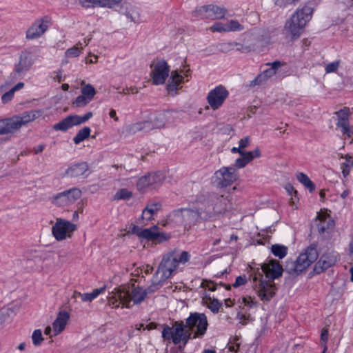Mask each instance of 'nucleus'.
Returning <instances> with one entry per match:
<instances>
[{
	"label": "nucleus",
	"mask_w": 353,
	"mask_h": 353,
	"mask_svg": "<svg viewBox=\"0 0 353 353\" xmlns=\"http://www.w3.org/2000/svg\"><path fill=\"white\" fill-rule=\"evenodd\" d=\"M282 272L281 265L276 261L264 263L261 268L253 270L252 287L261 301H269L275 295L277 288L274 280L281 276Z\"/></svg>",
	"instance_id": "nucleus-1"
},
{
	"label": "nucleus",
	"mask_w": 353,
	"mask_h": 353,
	"mask_svg": "<svg viewBox=\"0 0 353 353\" xmlns=\"http://www.w3.org/2000/svg\"><path fill=\"white\" fill-rule=\"evenodd\" d=\"M160 285V281H152V285L147 289L139 286L132 285L131 290H128L125 286H120L115 288L108 296V305L112 308H118L121 305L122 307L130 308L133 305L139 304L145 301L148 293H152L157 290Z\"/></svg>",
	"instance_id": "nucleus-2"
},
{
	"label": "nucleus",
	"mask_w": 353,
	"mask_h": 353,
	"mask_svg": "<svg viewBox=\"0 0 353 353\" xmlns=\"http://www.w3.org/2000/svg\"><path fill=\"white\" fill-rule=\"evenodd\" d=\"M190 259V254L186 251L174 250L163 256L162 260L158 267L157 275L161 274L160 280L165 281L176 274L181 265H185Z\"/></svg>",
	"instance_id": "nucleus-3"
},
{
	"label": "nucleus",
	"mask_w": 353,
	"mask_h": 353,
	"mask_svg": "<svg viewBox=\"0 0 353 353\" xmlns=\"http://www.w3.org/2000/svg\"><path fill=\"white\" fill-rule=\"evenodd\" d=\"M207 209V216L215 219L234 209L232 197L229 193H209L203 201Z\"/></svg>",
	"instance_id": "nucleus-4"
},
{
	"label": "nucleus",
	"mask_w": 353,
	"mask_h": 353,
	"mask_svg": "<svg viewBox=\"0 0 353 353\" xmlns=\"http://www.w3.org/2000/svg\"><path fill=\"white\" fill-rule=\"evenodd\" d=\"M319 257L316 245L312 244L301 253L296 261L288 262L286 270L290 274H299L305 271Z\"/></svg>",
	"instance_id": "nucleus-5"
},
{
	"label": "nucleus",
	"mask_w": 353,
	"mask_h": 353,
	"mask_svg": "<svg viewBox=\"0 0 353 353\" xmlns=\"http://www.w3.org/2000/svg\"><path fill=\"white\" fill-rule=\"evenodd\" d=\"M312 9L309 6H304L292 15L290 20L285 24V28L291 34L292 39L300 37L301 30L310 20Z\"/></svg>",
	"instance_id": "nucleus-6"
},
{
	"label": "nucleus",
	"mask_w": 353,
	"mask_h": 353,
	"mask_svg": "<svg viewBox=\"0 0 353 353\" xmlns=\"http://www.w3.org/2000/svg\"><path fill=\"white\" fill-rule=\"evenodd\" d=\"M186 327L191 332L192 339L201 338L206 332L208 323L207 316L203 313H191L190 316L186 319Z\"/></svg>",
	"instance_id": "nucleus-7"
},
{
	"label": "nucleus",
	"mask_w": 353,
	"mask_h": 353,
	"mask_svg": "<svg viewBox=\"0 0 353 353\" xmlns=\"http://www.w3.org/2000/svg\"><path fill=\"white\" fill-rule=\"evenodd\" d=\"M132 232L139 237L151 241L155 243H162L170 239L169 234L159 231L157 225H153L150 228H141L139 226H134Z\"/></svg>",
	"instance_id": "nucleus-8"
},
{
	"label": "nucleus",
	"mask_w": 353,
	"mask_h": 353,
	"mask_svg": "<svg viewBox=\"0 0 353 353\" xmlns=\"http://www.w3.org/2000/svg\"><path fill=\"white\" fill-rule=\"evenodd\" d=\"M164 180L165 175L161 172L148 173L139 179L137 183V188L140 192L145 193L160 187Z\"/></svg>",
	"instance_id": "nucleus-9"
},
{
	"label": "nucleus",
	"mask_w": 353,
	"mask_h": 353,
	"mask_svg": "<svg viewBox=\"0 0 353 353\" xmlns=\"http://www.w3.org/2000/svg\"><path fill=\"white\" fill-rule=\"evenodd\" d=\"M227 12L223 7L211 4L196 8L192 12V17L203 19L217 20L224 18Z\"/></svg>",
	"instance_id": "nucleus-10"
},
{
	"label": "nucleus",
	"mask_w": 353,
	"mask_h": 353,
	"mask_svg": "<svg viewBox=\"0 0 353 353\" xmlns=\"http://www.w3.org/2000/svg\"><path fill=\"white\" fill-rule=\"evenodd\" d=\"M77 228V225L72 222L58 218L52 227V234L57 241H61L68 238L70 239Z\"/></svg>",
	"instance_id": "nucleus-11"
},
{
	"label": "nucleus",
	"mask_w": 353,
	"mask_h": 353,
	"mask_svg": "<svg viewBox=\"0 0 353 353\" xmlns=\"http://www.w3.org/2000/svg\"><path fill=\"white\" fill-rule=\"evenodd\" d=\"M81 191L77 188L55 194L52 198V203L58 207H68L74 204L81 196Z\"/></svg>",
	"instance_id": "nucleus-12"
},
{
	"label": "nucleus",
	"mask_w": 353,
	"mask_h": 353,
	"mask_svg": "<svg viewBox=\"0 0 353 353\" xmlns=\"http://www.w3.org/2000/svg\"><path fill=\"white\" fill-rule=\"evenodd\" d=\"M150 67L152 83L154 85L163 84L170 72V68L166 61L163 59L154 60Z\"/></svg>",
	"instance_id": "nucleus-13"
},
{
	"label": "nucleus",
	"mask_w": 353,
	"mask_h": 353,
	"mask_svg": "<svg viewBox=\"0 0 353 353\" xmlns=\"http://www.w3.org/2000/svg\"><path fill=\"white\" fill-rule=\"evenodd\" d=\"M51 24V19L48 16L37 19L28 28L26 37L27 39H37L42 37Z\"/></svg>",
	"instance_id": "nucleus-14"
},
{
	"label": "nucleus",
	"mask_w": 353,
	"mask_h": 353,
	"mask_svg": "<svg viewBox=\"0 0 353 353\" xmlns=\"http://www.w3.org/2000/svg\"><path fill=\"white\" fill-rule=\"evenodd\" d=\"M215 181L218 186L225 188L230 185L238 179L236 170L234 167H222L214 172Z\"/></svg>",
	"instance_id": "nucleus-15"
},
{
	"label": "nucleus",
	"mask_w": 353,
	"mask_h": 353,
	"mask_svg": "<svg viewBox=\"0 0 353 353\" xmlns=\"http://www.w3.org/2000/svg\"><path fill=\"white\" fill-rule=\"evenodd\" d=\"M35 48H28L22 51L20 54L19 63L14 66V71L17 74L28 72L32 65L37 57Z\"/></svg>",
	"instance_id": "nucleus-16"
},
{
	"label": "nucleus",
	"mask_w": 353,
	"mask_h": 353,
	"mask_svg": "<svg viewBox=\"0 0 353 353\" xmlns=\"http://www.w3.org/2000/svg\"><path fill=\"white\" fill-rule=\"evenodd\" d=\"M92 117V113L91 112H87L82 117L79 115H70L61 120L60 122L54 125L53 129L55 130L66 131L74 125L85 123Z\"/></svg>",
	"instance_id": "nucleus-17"
},
{
	"label": "nucleus",
	"mask_w": 353,
	"mask_h": 353,
	"mask_svg": "<svg viewBox=\"0 0 353 353\" xmlns=\"http://www.w3.org/2000/svg\"><path fill=\"white\" fill-rule=\"evenodd\" d=\"M42 115V111L33 110L25 112L19 115H14L10 117L14 132H17L22 126L34 121Z\"/></svg>",
	"instance_id": "nucleus-18"
},
{
	"label": "nucleus",
	"mask_w": 353,
	"mask_h": 353,
	"mask_svg": "<svg viewBox=\"0 0 353 353\" xmlns=\"http://www.w3.org/2000/svg\"><path fill=\"white\" fill-rule=\"evenodd\" d=\"M228 92L225 87L219 85L212 90L208 94L207 100L211 108L214 110L219 109L228 96Z\"/></svg>",
	"instance_id": "nucleus-19"
},
{
	"label": "nucleus",
	"mask_w": 353,
	"mask_h": 353,
	"mask_svg": "<svg viewBox=\"0 0 353 353\" xmlns=\"http://www.w3.org/2000/svg\"><path fill=\"white\" fill-rule=\"evenodd\" d=\"M193 332L186 327L183 322H175L174 324L173 343L175 345L183 343L185 346L190 339H192Z\"/></svg>",
	"instance_id": "nucleus-20"
},
{
	"label": "nucleus",
	"mask_w": 353,
	"mask_h": 353,
	"mask_svg": "<svg viewBox=\"0 0 353 353\" xmlns=\"http://www.w3.org/2000/svg\"><path fill=\"white\" fill-rule=\"evenodd\" d=\"M318 221L317 229L321 235L326 237L329 236L334 227V221L332 218L327 213L321 211L316 219Z\"/></svg>",
	"instance_id": "nucleus-21"
},
{
	"label": "nucleus",
	"mask_w": 353,
	"mask_h": 353,
	"mask_svg": "<svg viewBox=\"0 0 353 353\" xmlns=\"http://www.w3.org/2000/svg\"><path fill=\"white\" fill-rule=\"evenodd\" d=\"M207 212L208 210L205 208L203 202L201 201V206L197 210H184V216L190 223H197L201 221L211 220L210 217L207 216Z\"/></svg>",
	"instance_id": "nucleus-22"
},
{
	"label": "nucleus",
	"mask_w": 353,
	"mask_h": 353,
	"mask_svg": "<svg viewBox=\"0 0 353 353\" xmlns=\"http://www.w3.org/2000/svg\"><path fill=\"white\" fill-rule=\"evenodd\" d=\"M89 174V166L86 162H80L71 165L65 170V175L70 177H87Z\"/></svg>",
	"instance_id": "nucleus-23"
},
{
	"label": "nucleus",
	"mask_w": 353,
	"mask_h": 353,
	"mask_svg": "<svg viewBox=\"0 0 353 353\" xmlns=\"http://www.w3.org/2000/svg\"><path fill=\"white\" fill-rule=\"evenodd\" d=\"M189 71L190 69L187 70L185 72H184L183 75L181 74V72H183V71L179 72L178 70H174L171 72V75L167 85V90L172 95H174L176 94V91L177 90L179 85L183 82L184 77H188V72Z\"/></svg>",
	"instance_id": "nucleus-24"
},
{
	"label": "nucleus",
	"mask_w": 353,
	"mask_h": 353,
	"mask_svg": "<svg viewBox=\"0 0 353 353\" xmlns=\"http://www.w3.org/2000/svg\"><path fill=\"white\" fill-rule=\"evenodd\" d=\"M337 261V256L334 254H323L319 261L315 264L314 271L320 274L330 267L334 265Z\"/></svg>",
	"instance_id": "nucleus-25"
},
{
	"label": "nucleus",
	"mask_w": 353,
	"mask_h": 353,
	"mask_svg": "<svg viewBox=\"0 0 353 353\" xmlns=\"http://www.w3.org/2000/svg\"><path fill=\"white\" fill-rule=\"evenodd\" d=\"M270 68L265 70L261 74H259L256 79L252 81L254 85H260L263 83L268 79L273 77L276 73L279 68H280L283 63L281 61H276L272 63H268Z\"/></svg>",
	"instance_id": "nucleus-26"
},
{
	"label": "nucleus",
	"mask_w": 353,
	"mask_h": 353,
	"mask_svg": "<svg viewBox=\"0 0 353 353\" xmlns=\"http://www.w3.org/2000/svg\"><path fill=\"white\" fill-rule=\"evenodd\" d=\"M69 318L70 314L68 312L62 310L59 312L56 319L52 323V332L54 336H57L64 330Z\"/></svg>",
	"instance_id": "nucleus-27"
},
{
	"label": "nucleus",
	"mask_w": 353,
	"mask_h": 353,
	"mask_svg": "<svg viewBox=\"0 0 353 353\" xmlns=\"http://www.w3.org/2000/svg\"><path fill=\"white\" fill-rule=\"evenodd\" d=\"M202 304L207 306L213 313H217L222 305L218 299L212 298L206 291H204L202 295Z\"/></svg>",
	"instance_id": "nucleus-28"
},
{
	"label": "nucleus",
	"mask_w": 353,
	"mask_h": 353,
	"mask_svg": "<svg viewBox=\"0 0 353 353\" xmlns=\"http://www.w3.org/2000/svg\"><path fill=\"white\" fill-rule=\"evenodd\" d=\"M152 130H153L152 121L137 122L128 127V131L131 134H135L140 131L149 132Z\"/></svg>",
	"instance_id": "nucleus-29"
},
{
	"label": "nucleus",
	"mask_w": 353,
	"mask_h": 353,
	"mask_svg": "<svg viewBox=\"0 0 353 353\" xmlns=\"http://www.w3.org/2000/svg\"><path fill=\"white\" fill-rule=\"evenodd\" d=\"M223 286L226 290H229L231 288L230 285H226L222 282L216 283L212 280L204 279L200 285V287L204 289H208L210 291L214 292L218 286Z\"/></svg>",
	"instance_id": "nucleus-30"
},
{
	"label": "nucleus",
	"mask_w": 353,
	"mask_h": 353,
	"mask_svg": "<svg viewBox=\"0 0 353 353\" xmlns=\"http://www.w3.org/2000/svg\"><path fill=\"white\" fill-rule=\"evenodd\" d=\"M14 133L10 117L0 119V135L13 134Z\"/></svg>",
	"instance_id": "nucleus-31"
},
{
	"label": "nucleus",
	"mask_w": 353,
	"mask_h": 353,
	"mask_svg": "<svg viewBox=\"0 0 353 353\" xmlns=\"http://www.w3.org/2000/svg\"><path fill=\"white\" fill-rule=\"evenodd\" d=\"M336 127L341 128V132L348 137L353 136V128L350 125L349 119H338Z\"/></svg>",
	"instance_id": "nucleus-32"
},
{
	"label": "nucleus",
	"mask_w": 353,
	"mask_h": 353,
	"mask_svg": "<svg viewBox=\"0 0 353 353\" xmlns=\"http://www.w3.org/2000/svg\"><path fill=\"white\" fill-rule=\"evenodd\" d=\"M297 180L302 183L310 192H312L315 189L314 183L304 173L299 172L296 174Z\"/></svg>",
	"instance_id": "nucleus-33"
},
{
	"label": "nucleus",
	"mask_w": 353,
	"mask_h": 353,
	"mask_svg": "<svg viewBox=\"0 0 353 353\" xmlns=\"http://www.w3.org/2000/svg\"><path fill=\"white\" fill-rule=\"evenodd\" d=\"M341 158L345 159V162L341 164V169L343 176L347 177L350 174V170L353 166V160L352 157L349 154H346L345 157L341 155Z\"/></svg>",
	"instance_id": "nucleus-34"
},
{
	"label": "nucleus",
	"mask_w": 353,
	"mask_h": 353,
	"mask_svg": "<svg viewBox=\"0 0 353 353\" xmlns=\"http://www.w3.org/2000/svg\"><path fill=\"white\" fill-rule=\"evenodd\" d=\"M223 28L224 32L243 30V26L237 20H230L223 23Z\"/></svg>",
	"instance_id": "nucleus-35"
},
{
	"label": "nucleus",
	"mask_w": 353,
	"mask_h": 353,
	"mask_svg": "<svg viewBox=\"0 0 353 353\" xmlns=\"http://www.w3.org/2000/svg\"><path fill=\"white\" fill-rule=\"evenodd\" d=\"M105 290V286L100 288L94 289L90 293H85L81 296L82 301H92L94 299L97 297L99 294L103 293Z\"/></svg>",
	"instance_id": "nucleus-36"
},
{
	"label": "nucleus",
	"mask_w": 353,
	"mask_h": 353,
	"mask_svg": "<svg viewBox=\"0 0 353 353\" xmlns=\"http://www.w3.org/2000/svg\"><path fill=\"white\" fill-rule=\"evenodd\" d=\"M81 85H83L81 88V94L92 101L97 93L95 88L90 84L85 85L83 81L81 82Z\"/></svg>",
	"instance_id": "nucleus-37"
},
{
	"label": "nucleus",
	"mask_w": 353,
	"mask_h": 353,
	"mask_svg": "<svg viewBox=\"0 0 353 353\" xmlns=\"http://www.w3.org/2000/svg\"><path fill=\"white\" fill-rule=\"evenodd\" d=\"M90 132L91 130L89 127H84L81 129L73 139L74 143L79 144L81 141H84L90 136Z\"/></svg>",
	"instance_id": "nucleus-38"
},
{
	"label": "nucleus",
	"mask_w": 353,
	"mask_h": 353,
	"mask_svg": "<svg viewBox=\"0 0 353 353\" xmlns=\"http://www.w3.org/2000/svg\"><path fill=\"white\" fill-rule=\"evenodd\" d=\"M133 196V194L131 191L128 190L126 188L119 189L114 195L113 199L115 201L119 200H128L131 199Z\"/></svg>",
	"instance_id": "nucleus-39"
},
{
	"label": "nucleus",
	"mask_w": 353,
	"mask_h": 353,
	"mask_svg": "<svg viewBox=\"0 0 353 353\" xmlns=\"http://www.w3.org/2000/svg\"><path fill=\"white\" fill-rule=\"evenodd\" d=\"M250 157H252V156H248L246 152H244V154L241 155V157L238 158L235 161L234 163V168H235V169L245 168L250 162H251Z\"/></svg>",
	"instance_id": "nucleus-40"
},
{
	"label": "nucleus",
	"mask_w": 353,
	"mask_h": 353,
	"mask_svg": "<svg viewBox=\"0 0 353 353\" xmlns=\"http://www.w3.org/2000/svg\"><path fill=\"white\" fill-rule=\"evenodd\" d=\"M166 120V113H159L152 121L153 129L164 127Z\"/></svg>",
	"instance_id": "nucleus-41"
},
{
	"label": "nucleus",
	"mask_w": 353,
	"mask_h": 353,
	"mask_svg": "<svg viewBox=\"0 0 353 353\" xmlns=\"http://www.w3.org/2000/svg\"><path fill=\"white\" fill-rule=\"evenodd\" d=\"M287 248L284 245H273L271 248V251L276 256L280 259L283 258L287 254Z\"/></svg>",
	"instance_id": "nucleus-42"
},
{
	"label": "nucleus",
	"mask_w": 353,
	"mask_h": 353,
	"mask_svg": "<svg viewBox=\"0 0 353 353\" xmlns=\"http://www.w3.org/2000/svg\"><path fill=\"white\" fill-rule=\"evenodd\" d=\"M174 326L170 327L168 325H164L162 331V337L164 340L172 341L173 342Z\"/></svg>",
	"instance_id": "nucleus-43"
},
{
	"label": "nucleus",
	"mask_w": 353,
	"mask_h": 353,
	"mask_svg": "<svg viewBox=\"0 0 353 353\" xmlns=\"http://www.w3.org/2000/svg\"><path fill=\"white\" fill-rule=\"evenodd\" d=\"M43 339H44L42 336V332L41 330H35L33 332L32 335V340L34 345L37 346L41 345Z\"/></svg>",
	"instance_id": "nucleus-44"
},
{
	"label": "nucleus",
	"mask_w": 353,
	"mask_h": 353,
	"mask_svg": "<svg viewBox=\"0 0 353 353\" xmlns=\"http://www.w3.org/2000/svg\"><path fill=\"white\" fill-rule=\"evenodd\" d=\"M161 205L159 203H148L145 209L154 217L156 214L161 210Z\"/></svg>",
	"instance_id": "nucleus-45"
},
{
	"label": "nucleus",
	"mask_w": 353,
	"mask_h": 353,
	"mask_svg": "<svg viewBox=\"0 0 353 353\" xmlns=\"http://www.w3.org/2000/svg\"><path fill=\"white\" fill-rule=\"evenodd\" d=\"M154 219V217L150 214V212H148V210L144 208L142 212L139 222L143 225H147L149 221L153 220Z\"/></svg>",
	"instance_id": "nucleus-46"
},
{
	"label": "nucleus",
	"mask_w": 353,
	"mask_h": 353,
	"mask_svg": "<svg viewBox=\"0 0 353 353\" xmlns=\"http://www.w3.org/2000/svg\"><path fill=\"white\" fill-rule=\"evenodd\" d=\"M91 101L87 97L83 96L82 94L77 97L75 101L73 102V105L76 107H83L89 103Z\"/></svg>",
	"instance_id": "nucleus-47"
},
{
	"label": "nucleus",
	"mask_w": 353,
	"mask_h": 353,
	"mask_svg": "<svg viewBox=\"0 0 353 353\" xmlns=\"http://www.w3.org/2000/svg\"><path fill=\"white\" fill-rule=\"evenodd\" d=\"M122 0H101L100 7H107L112 8L116 6L119 5Z\"/></svg>",
	"instance_id": "nucleus-48"
},
{
	"label": "nucleus",
	"mask_w": 353,
	"mask_h": 353,
	"mask_svg": "<svg viewBox=\"0 0 353 353\" xmlns=\"http://www.w3.org/2000/svg\"><path fill=\"white\" fill-rule=\"evenodd\" d=\"M81 53V49L77 46H74L69 48L65 52V55L68 57H77Z\"/></svg>",
	"instance_id": "nucleus-49"
},
{
	"label": "nucleus",
	"mask_w": 353,
	"mask_h": 353,
	"mask_svg": "<svg viewBox=\"0 0 353 353\" xmlns=\"http://www.w3.org/2000/svg\"><path fill=\"white\" fill-rule=\"evenodd\" d=\"M337 115L338 119H349L350 114V109L347 107L343 108L335 113Z\"/></svg>",
	"instance_id": "nucleus-50"
},
{
	"label": "nucleus",
	"mask_w": 353,
	"mask_h": 353,
	"mask_svg": "<svg viewBox=\"0 0 353 353\" xmlns=\"http://www.w3.org/2000/svg\"><path fill=\"white\" fill-rule=\"evenodd\" d=\"M99 1H101V0H80L79 1L80 3L85 8L100 6Z\"/></svg>",
	"instance_id": "nucleus-51"
},
{
	"label": "nucleus",
	"mask_w": 353,
	"mask_h": 353,
	"mask_svg": "<svg viewBox=\"0 0 353 353\" xmlns=\"http://www.w3.org/2000/svg\"><path fill=\"white\" fill-rule=\"evenodd\" d=\"M339 66V61L330 63L325 66V72L326 73L334 72L338 70Z\"/></svg>",
	"instance_id": "nucleus-52"
},
{
	"label": "nucleus",
	"mask_w": 353,
	"mask_h": 353,
	"mask_svg": "<svg viewBox=\"0 0 353 353\" xmlns=\"http://www.w3.org/2000/svg\"><path fill=\"white\" fill-rule=\"evenodd\" d=\"M300 0H274L275 5L279 7H285L288 5L295 4Z\"/></svg>",
	"instance_id": "nucleus-53"
},
{
	"label": "nucleus",
	"mask_w": 353,
	"mask_h": 353,
	"mask_svg": "<svg viewBox=\"0 0 353 353\" xmlns=\"http://www.w3.org/2000/svg\"><path fill=\"white\" fill-rule=\"evenodd\" d=\"M209 29L212 32H224L223 23H215Z\"/></svg>",
	"instance_id": "nucleus-54"
},
{
	"label": "nucleus",
	"mask_w": 353,
	"mask_h": 353,
	"mask_svg": "<svg viewBox=\"0 0 353 353\" xmlns=\"http://www.w3.org/2000/svg\"><path fill=\"white\" fill-rule=\"evenodd\" d=\"M247 282V279L245 275L239 276L236 279L235 282L232 285L234 288H239L241 285H243Z\"/></svg>",
	"instance_id": "nucleus-55"
},
{
	"label": "nucleus",
	"mask_w": 353,
	"mask_h": 353,
	"mask_svg": "<svg viewBox=\"0 0 353 353\" xmlns=\"http://www.w3.org/2000/svg\"><path fill=\"white\" fill-rule=\"evenodd\" d=\"M14 92L12 89L9 90L8 92L4 93L1 97V101L3 103H6L8 101H10L13 96H14Z\"/></svg>",
	"instance_id": "nucleus-56"
},
{
	"label": "nucleus",
	"mask_w": 353,
	"mask_h": 353,
	"mask_svg": "<svg viewBox=\"0 0 353 353\" xmlns=\"http://www.w3.org/2000/svg\"><path fill=\"white\" fill-rule=\"evenodd\" d=\"M250 140L249 137H245L241 139L239 142V145L241 150H244L250 145Z\"/></svg>",
	"instance_id": "nucleus-57"
},
{
	"label": "nucleus",
	"mask_w": 353,
	"mask_h": 353,
	"mask_svg": "<svg viewBox=\"0 0 353 353\" xmlns=\"http://www.w3.org/2000/svg\"><path fill=\"white\" fill-rule=\"evenodd\" d=\"M246 154L248 156L250 155L252 157H250V161H252L254 158H258L261 156V150L259 148H256L253 151H246Z\"/></svg>",
	"instance_id": "nucleus-58"
},
{
	"label": "nucleus",
	"mask_w": 353,
	"mask_h": 353,
	"mask_svg": "<svg viewBox=\"0 0 353 353\" xmlns=\"http://www.w3.org/2000/svg\"><path fill=\"white\" fill-rule=\"evenodd\" d=\"M328 340V330L323 329L321 332V341L322 342V345L325 347L326 345L327 341Z\"/></svg>",
	"instance_id": "nucleus-59"
},
{
	"label": "nucleus",
	"mask_w": 353,
	"mask_h": 353,
	"mask_svg": "<svg viewBox=\"0 0 353 353\" xmlns=\"http://www.w3.org/2000/svg\"><path fill=\"white\" fill-rule=\"evenodd\" d=\"M122 92L123 94H137L139 92V88L135 86H131L129 88H126L123 90Z\"/></svg>",
	"instance_id": "nucleus-60"
},
{
	"label": "nucleus",
	"mask_w": 353,
	"mask_h": 353,
	"mask_svg": "<svg viewBox=\"0 0 353 353\" xmlns=\"http://www.w3.org/2000/svg\"><path fill=\"white\" fill-rule=\"evenodd\" d=\"M46 145L45 144H40L35 147H34L32 150V152L34 154H37L43 152V150L45 149Z\"/></svg>",
	"instance_id": "nucleus-61"
},
{
	"label": "nucleus",
	"mask_w": 353,
	"mask_h": 353,
	"mask_svg": "<svg viewBox=\"0 0 353 353\" xmlns=\"http://www.w3.org/2000/svg\"><path fill=\"white\" fill-rule=\"evenodd\" d=\"M232 49V43H221L220 44V50L223 52H227Z\"/></svg>",
	"instance_id": "nucleus-62"
},
{
	"label": "nucleus",
	"mask_w": 353,
	"mask_h": 353,
	"mask_svg": "<svg viewBox=\"0 0 353 353\" xmlns=\"http://www.w3.org/2000/svg\"><path fill=\"white\" fill-rule=\"evenodd\" d=\"M242 301L245 305L249 307H251L254 305V301L251 297H243Z\"/></svg>",
	"instance_id": "nucleus-63"
},
{
	"label": "nucleus",
	"mask_w": 353,
	"mask_h": 353,
	"mask_svg": "<svg viewBox=\"0 0 353 353\" xmlns=\"http://www.w3.org/2000/svg\"><path fill=\"white\" fill-rule=\"evenodd\" d=\"M246 151H245L244 150H241V148L239 146L238 148L236 147H234L231 149V152L232 153H238L240 155H243L244 154V152H245Z\"/></svg>",
	"instance_id": "nucleus-64"
}]
</instances>
